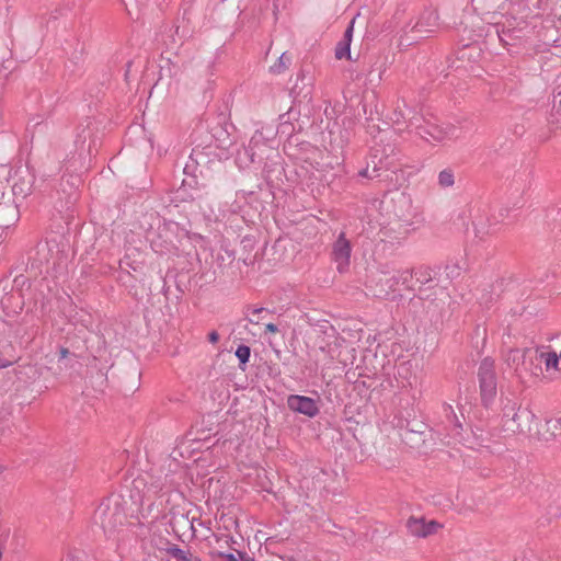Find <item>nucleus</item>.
I'll list each match as a JSON object with an SVG mask.
<instances>
[{"label":"nucleus","instance_id":"1","mask_svg":"<svg viewBox=\"0 0 561 561\" xmlns=\"http://www.w3.org/2000/svg\"><path fill=\"white\" fill-rule=\"evenodd\" d=\"M352 247L350 241L345 238V233H340L337 240L333 244V261L336 263V268L340 273L348 270Z\"/></svg>","mask_w":561,"mask_h":561},{"label":"nucleus","instance_id":"2","mask_svg":"<svg viewBox=\"0 0 561 561\" xmlns=\"http://www.w3.org/2000/svg\"><path fill=\"white\" fill-rule=\"evenodd\" d=\"M287 405L291 411L309 417L316 416L319 412L316 401L309 397L291 394L287 399Z\"/></svg>","mask_w":561,"mask_h":561},{"label":"nucleus","instance_id":"3","mask_svg":"<svg viewBox=\"0 0 561 561\" xmlns=\"http://www.w3.org/2000/svg\"><path fill=\"white\" fill-rule=\"evenodd\" d=\"M480 388L483 399L491 400L496 392L495 375L488 363H483L479 370Z\"/></svg>","mask_w":561,"mask_h":561},{"label":"nucleus","instance_id":"4","mask_svg":"<svg viewBox=\"0 0 561 561\" xmlns=\"http://www.w3.org/2000/svg\"><path fill=\"white\" fill-rule=\"evenodd\" d=\"M407 527L411 535L425 538L436 534L440 525L435 520L427 522L423 518L411 517L407 522Z\"/></svg>","mask_w":561,"mask_h":561},{"label":"nucleus","instance_id":"5","mask_svg":"<svg viewBox=\"0 0 561 561\" xmlns=\"http://www.w3.org/2000/svg\"><path fill=\"white\" fill-rule=\"evenodd\" d=\"M512 410H515L512 416V421L515 424L513 431L519 433L529 432L531 428V424L536 420V415L534 414V412L528 408H523L520 405L517 407L516 409L515 407H513Z\"/></svg>","mask_w":561,"mask_h":561},{"label":"nucleus","instance_id":"6","mask_svg":"<svg viewBox=\"0 0 561 561\" xmlns=\"http://www.w3.org/2000/svg\"><path fill=\"white\" fill-rule=\"evenodd\" d=\"M433 138L439 142L457 140L461 136L460 129L453 124H443L434 127Z\"/></svg>","mask_w":561,"mask_h":561},{"label":"nucleus","instance_id":"7","mask_svg":"<svg viewBox=\"0 0 561 561\" xmlns=\"http://www.w3.org/2000/svg\"><path fill=\"white\" fill-rule=\"evenodd\" d=\"M95 520L100 523L105 533H112L121 520V516L110 508H99L95 513Z\"/></svg>","mask_w":561,"mask_h":561},{"label":"nucleus","instance_id":"8","mask_svg":"<svg viewBox=\"0 0 561 561\" xmlns=\"http://www.w3.org/2000/svg\"><path fill=\"white\" fill-rule=\"evenodd\" d=\"M540 360L545 364V369L551 378L561 375V360L556 352L540 353Z\"/></svg>","mask_w":561,"mask_h":561},{"label":"nucleus","instance_id":"9","mask_svg":"<svg viewBox=\"0 0 561 561\" xmlns=\"http://www.w3.org/2000/svg\"><path fill=\"white\" fill-rule=\"evenodd\" d=\"M18 220V209L11 204H0V228H7Z\"/></svg>","mask_w":561,"mask_h":561},{"label":"nucleus","instance_id":"10","mask_svg":"<svg viewBox=\"0 0 561 561\" xmlns=\"http://www.w3.org/2000/svg\"><path fill=\"white\" fill-rule=\"evenodd\" d=\"M169 561H202L198 557L192 554L188 551H184L176 546H171L167 549Z\"/></svg>","mask_w":561,"mask_h":561},{"label":"nucleus","instance_id":"11","mask_svg":"<svg viewBox=\"0 0 561 561\" xmlns=\"http://www.w3.org/2000/svg\"><path fill=\"white\" fill-rule=\"evenodd\" d=\"M438 184L442 187H451L455 184L454 172L449 169H445L438 174Z\"/></svg>","mask_w":561,"mask_h":561},{"label":"nucleus","instance_id":"12","mask_svg":"<svg viewBox=\"0 0 561 561\" xmlns=\"http://www.w3.org/2000/svg\"><path fill=\"white\" fill-rule=\"evenodd\" d=\"M351 44L345 43L344 41H341L335 48V57L336 59H351Z\"/></svg>","mask_w":561,"mask_h":561},{"label":"nucleus","instance_id":"13","mask_svg":"<svg viewBox=\"0 0 561 561\" xmlns=\"http://www.w3.org/2000/svg\"><path fill=\"white\" fill-rule=\"evenodd\" d=\"M220 557L226 561H254L244 552L237 551L236 553H221Z\"/></svg>","mask_w":561,"mask_h":561},{"label":"nucleus","instance_id":"14","mask_svg":"<svg viewBox=\"0 0 561 561\" xmlns=\"http://www.w3.org/2000/svg\"><path fill=\"white\" fill-rule=\"evenodd\" d=\"M250 354H251L250 347L247 345H240L236 351V356L242 364H245L247 362H249Z\"/></svg>","mask_w":561,"mask_h":561},{"label":"nucleus","instance_id":"15","mask_svg":"<svg viewBox=\"0 0 561 561\" xmlns=\"http://www.w3.org/2000/svg\"><path fill=\"white\" fill-rule=\"evenodd\" d=\"M353 24H354V21L351 22L350 26L346 28L345 33H344V38L343 41L345 43H348L351 44L352 42V36H353Z\"/></svg>","mask_w":561,"mask_h":561},{"label":"nucleus","instance_id":"16","mask_svg":"<svg viewBox=\"0 0 561 561\" xmlns=\"http://www.w3.org/2000/svg\"><path fill=\"white\" fill-rule=\"evenodd\" d=\"M208 341L213 344L217 343L219 341V334L216 331H211L208 334Z\"/></svg>","mask_w":561,"mask_h":561},{"label":"nucleus","instance_id":"17","mask_svg":"<svg viewBox=\"0 0 561 561\" xmlns=\"http://www.w3.org/2000/svg\"><path fill=\"white\" fill-rule=\"evenodd\" d=\"M265 331L268 332V333L275 334V333L278 332V329H277V327L275 324L267 323V324H265Z\"/></svg>","mask_w":561,"mask_h":561},{"label":"nucleus","instance_id":"18","mask_svg":"<svg viewBox=\"0 0 561 561\" xmlns=\"http://www.w3.org/2000/svg\"><path fill=\"white\" fill-rule=\"evenodd\" d=\"M13 191H14V193H15V194L26 195V194L30 192V187H28V188H26V190H23V188H20V190H19L18 184H14V185H13Z\"/></svg>","mask_w":561,"mask_h":561},{"label":"nucleus","instance_id":"19","mask_svg":"<svg viewBox=\"0 0 561 561\" xmlns=\"http://www.w3.org/2000/svg\"><path fill=\"white\" fill-rule=\"evenodd\" d=\"M68 354H69V351H68L67 348H62V350L60 351V356H61L62 358L67 357V356H68Z\"/></svg>","mask_w":561,"mask_h":561},{"label":"nucleus","instance_id":"20","mask_svg":"<svg viewBox=\"0 0 561 561\" xmlns=\"http://www.w3.org/2000/svg\"><path fill=\"white\" fill-rule=\"evenodd\" d=\"M432 20H433V24L432 25H435L436 24V21H437V16L435 14H431Z\"/></svg>","mask_w":561,"mask_h":561},{"label":"nucleus","instance_id":"21","mask_svg":"<svg viewBox=\"0 0 561 561\" xmlns=\"http://www.w3.org/2000/svg\"><path fill=\"white\" fill-rule=\"evenodd\" d=\"M416 26L421 27L422 25L421 23H416ZM420 31H422V28H420Z\"/></svg>","mask_w":561,"mask_h":561},{"label":"nucleus","instance_id":"22","mask_svg":"<svg viewBox=\"0 0 561 561\" xmlns=\"http://www.w3.org/2000/svg\"><path fill=\"white\" fill-rule=\"evenodd\" d=\"M1 367H5V365H0V368H1Z\"/></svg>","mask_w":561,"mask_h":561}]
</instances>
